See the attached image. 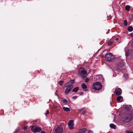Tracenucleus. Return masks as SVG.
Returning a JSON list of instances; mask_svg holds the SVG:
<instances>
[{
  "mask_svg": "<svg viewBox=\"0 0 133 133\" xmlns=\"http://www.w3.org/2000/svg\"><path fill=\"white\" fill-rule=\"evenodd\" d=\"M132 115L131 114H127L122 119V121L124 123H126L130 121L131 119Z\"/></svg>",
  "mask_w": 133,
  "mask_h": 133,
  "instance_id": "obj_1",
  "label": "nucleus"
},
{
  "mask_svg": "<svg viewBox=\"0 0 133 133\" xmlns=\"http://www.w3.org/2000/svg\"><path fill=\"white\" fill-rule=\"evenodd\" d=\"M101 84L99 82L94 83L92 85V88L95 90H99L101 89Z\"/></svg>",
  "mask_w": 133,
  "mask_h": 133,
  "instance_id": "obj_2",
  "label": "nucleus"
},
{
  "mask_svg": "<svg viewBox=\"0 0 133 133\" xmlns=\"http://www.w3.org/2000/svg\"><path fill=\"white\" fill-rule=\"evenodd\" d=\"M31 127L32 131L34 132H39L42 130V128L38 126L31 125Z\"/></svg>",
  "mask_w": 133,
  "mask_h": 133,
  "instance_id": "obj_3",
  "label": "nucleus"
},
{
  "mask_svg": "<svg viewBox=\"0 0 133 133\" xmlns=\"http://www.w3.org/2000/svg\"><path fill=\"white\" fill-rule=\"evenodd\" d=\"M114 57L111 54H108L106 56L105 59L106 61H110L114 59Z\"/></svg>",
  "mask_w": 133,
  "mask_h": 133,
  "instance_id": "obj_4",
  "label": "nucleus"
},
{
  "mask_svg": "<svg viewBox=\"0 0 133 133\" xmlns=\"http://www.w3.org/2000/svg\"><path fill=\"white\" fill-rule=\"evenodd\" d=\"M75 82V81L74 80H70L64 85V87H68L71 88H73L72 84Z\"/></svg>",
  "mask_w": 133,
  "mask_h": 133,
  "instance_id": "obj_5",
  "label": "nucleus"
},
{
  "mask_svg": "<svg viewBox=\"0 0 133 133\" xmlns=\"http://www.w3.org/2000/svg\"><path fill=\"white\" fill-rule=\"evenodd\" d=\"M68 127L70 129H72L73 128L74 121L72 120H70L68 123Z\"/></svg>",
  "mask_w": 133,
  "mask_h": 133,
  "instance_id": "obj_6",
  "label": "nucleus"
},
{
  "mask_svg": "<svg viewBox=\"0 0 133 133\" xmlns=\"http://www.w3.org/2000/svg\"><path fill=\"white\" fill-rule=\"evenodd\" d=\"M55 131L56 133H62L63 129L61 127H58L55 129Z\"/></svg>",
  "mask_w": 133,
  "mask_h": 133,
  "instance_id": "obj_7",
  "label": "nucleus"
},
{
  "mask_svg": "<svg viewBox=\"0 0 133 133\" xmlns=\"http://www.w3.org/2000/svg\"><path fill=\"white\" fill-rule=\"evenodd\" d=\"M115 94L117 95H120L122 92L121 89L119 88H117L115 90Z\"/></svg>",
  "mask_w": 133,
  "mask_h": 133,
  "instance_id": "obj_8",
  "label": "nucleus"
},
{
  "mask_svg": "<svg viewBox=\"0 0 133 133\" xmlns=\"http://www.w3.org/2000/svg\"><path fill=\"white\" fill-rule=\"evenodd\" d=\"M67 87V88L64 91L66 95H67L70 91L71 89L72 88H71L68 87Z\"/></svg>",
  "mask_w": 133,
  "mask_h": 133,
  "instance_id": "obj_9",
  "label": "nucleus"
},
{
  "mask_svg": "<svg viewBox=\"0 0 133 133\" xmlns=\"http://www.w3.org/2000/svg\"><path fill=\"white\" fill-rule=\"evenodd\" d=\"M117 101L119 102H121L123 101V98L121 96H118L117 98Z\"/></svg>",
  "mask_w": 133,
  "mask_h": 133,
  "instance_id": "obj_10",
  "label": "nucleus"
},
{
  "mask_svg": "<svg viewBox=\"0 0 133 133\" xmlns=\"http://www.w3.org/2000/svg\"><path fill=\"white\" fill-rule=\"evenodd\" d=\"M95 77L96 78H97V80H99L101 79L102 81V80L103 79L102 78V76L101 75H100L96 76Z\"/></svg>",
  "mask_w": 133,
  "mask_h": 133,
  "instance_id": "obj_11",
  "label": "nucleus"
},
{
  "mask_svg": "<svg viewBox=\"0 0 133 133\" xmlns=\"http://www.w3.org/2000/svg\"><path fill=\"white\" fill-rule=\"evenodd\" d=\"M86 130L85 128L81 129L77 132V133H84Z\"/></svg>",
  "mask_w": 133,
  "mask_h": 133,
  "instance_id": "obj_12",
  "label": "nucleus"
},
{
  "mask_svg": "<svg viewBox=\"0 0 133 133\" xmlns=\"http://www.w3.org/2000/svg\"><path fill=\"white\" fill-rule=\"evenodd\" d=\"M81 75L82 76H85L86 75L87 72L85 70L83 69L82 70H81Z\"/></svg>",
  "mask_w": 133,
  "mask_h": 133,
  "instance_id": "obj_13",
  "label": "nucleus"
},
{
  "mask_svg": "<svg viewBox=\"0 0 133 133\" xmlns=\"http://www.w3.org/2000/svg\"><path fill=\"white\" fill-rule=\"evenodd\" d=\"M82 88L83 89H86L87 88V86L85 83H82L81 85Z\"/></svg>",
  "mask_w": 133,
  "mask_h": 133,
  "instance_id": "obj_14",
  "label": "nucleus"
},
{
  "mask_svg": "<svg viewBox=\"0 0 133 133\" xmlns=\"http://www.w3.org/2000/svg\"><path fill=\"white\" fill-rule=\"evenodd\" d=\"M63 110L66 111H70V109L68 107H63Z\"/></svg>",
  "mask_w": 133,
  "mask_h": 133,
  "instance_id": "obj_15",
  "label": "nucleus"
},
{
  "mask_svg": "<svg viewBox=\"0 0 133 133\" xmlns=\"http://www.w3.org/2000/svg\"><path fill=\"white\" fill-rule=\"evenodd\" d=\"M79 90V88L78 87L74 88L72 90L73 92H77Z\"/></svg>",
  "mask_w": 133,
  "mask_h": 133,
  "instance_id": "obj_16",
  "label": "nucleus"
},
{
  "mask_svg": "<svg viewBox=\"0 0 133 133\" xmlns=\"http://www.w3.org/2000/svg\"><path fill=\"white\" fill-rule=\"evenodd\" d=\"M128 31L130 32L132 31L133 30V27L131 26H130L128 28Z\"/></svg>",
  "mask_w": 133,
  "mask_h": 133,
  "instance_id": "obj_17",
  "label": "nucleus"
},
{
  "mask_svg": "<svg viewBox=\"0 0 133 133\" xmlns=\"http://www.w3.org/2000/svg\"><path fill=\"white\" fill-rule=\"evenodd\" d=\"M110 126L111 128L114 129H115L116 128V126L113 124H110Z\"/></svg>",
  "mask_w": 133,
  "mask_h": 133,
  "instance_id": "obj_18",
  "label": "nucleus"
},
{
  "mask_svg": "<svg viewBox=\"0 0 133 133\" xmlns=\"http://www.w3.org/2000/svg\"><path fill=\"white\" fill-rule=\"evenodd\" d=\"M63 83V81H60L59 82V83L61 86H62V85Z\"/></svg>",
  "mask_w": 133,
  "mask_h": 133,
  "instance_id": "obj_19",
  "label": "nucleus"
},
{
  "mask_svg": "<svg viewBox=\"0 0 133 133\" xmlns=\"http://www.w3.org/2000/svg\"><path fill=\"white\" fill-rule=\"evenodd\" d=\"M113 44V42L111 41L109 42L108 43V44L109 45H110L112 44Z\"/></svg>",
  "mask_w": 133,
  "mask_h": 133,
  "instance_id": "obj_20",
  "label": "nucleus"
},
{
  "mask_svg": "<svg viewBox=\"0 0 133 133\" xmlns=\"http://www.w3.org/2000/svg\"><path fill=\"white\" fill-rule=\"evenodd\" d=\"M124 107L125 108V109H128L130 108V106H128V105H124Z\"/></svg>",
  "mask_w": 133,
  "mask_h": 133,
  "instance_id": "obj_21",
  "label": "nucleus"
},
{
  "mask_svg": "<svg viewBox=\"0 0 133 133\" xmlns=\"http://www.w3.org/2000/svg\"><path fill=\"white\" fill-rule=\"evenodd\" d=\"M67 100L66 99H64L63 100V103L65 104H66Z\"/></svg>",
  "mask_w": 133,
  "mask_h": 133,
  "instance_id": "obj_22",
  "label": "nucleus"
},
{
  "mask_svg": "<svg viewBox=\"0 0 133 133\" xmlns=\"http://www.w3.org/2000/svg\"><path fill=\"white\" fill-rule=\"evenodd\" d=\"M124 76L126 78H128V75L127 74H124Z\"/></svg>",
  "mask_w": 133,
  "mask_h": 133,
  "instance_id": "obj_23",
  "label": "nucleus"
},
{
  "mask_svg": "<svg viewBox=\"0 0 133 133\" xmlns=\"http://www.w3.org/2000/svg\"><path fill=\"white\" fill-rule=\"evenodd\" d=\"M124 24L125 25L127 26V21L126 20H125L124 21Z\"/></svg>",
  "mask_w": 133,
  "mask_h": 133,
  "instance_id": "obj_24",
  "label": "nucleus"
},
{
  "mask_svg": "<svg viewBox=\"0 0 133 133\" xmlns=\"http://www.w3.org/2000/svg\"><path fill=\"white\" fill-rule=\"evenodd\" d=\"M130 8V6L129 5H126L125 8Z\"/></svg>",
  "mask_w": 133,
  "mask_h": 133,
  "instance_id": "obj_25",
  "label": "nucleus"
},
{
  "mask_svg": "<svg viewBox=\"0 0 133 133\" xmlns=\"http://www.w3.org/2000/svg\"><path fill=\"white\" fill-rule=\"evenodd\" d=\"M125 133H133V132L130 131H127Z\"/></svg>",
  "mask_w": 133,
  "mask_h": 133,
  "instance_id": "obj_26",
  "label": "nucleus"
},
{
  "mask_svg": "<svg viewBox=\"0 0 133 133\" xmlns=\"http://www.w3.org/2000/svg\"><path fill=\"white\" fill-rule=\"evenodd\" d=\"M89 79L88 78H86L85 79L86 82H87L89 81Z\"/></svg>",
  "mask_w": 133,
  "mask_h": 133,
  "instance_id": "obj_27",
  "label": "nucleus"
},
{
  "mask_svg": "<svg viewBox=\"0 0 133 133\" xmlns=\"http://www.w3.org/2000/svg\"><path fill=\"white\" fill-rule=\"evenodd\" d=\"M49 111H48V110H47L46 111V113L45 114L46 115L47 114H49Z\"/></svg>",
  "mask_w": 133,
  "mask_h": 133,
  "instance_id": "obj_28",
  "label": "nucleus"
},
{
  "mask_svg": "<svg viewBox=\"0 0 133 133\" xmlns=\"http://www.w3.org/2000/svg\"><path fill=\"white\" fill-rule=\"evenodd\" d=\"M86 111L85 110H83L82 111V112L83 114H84L86 112Z\"/></svg>",
  "mask_w": 133,
  "mask_h": 133,
  "instance_id": "obj_29",
  "label": "nucleus"
},
{
  "mask_svg": "<svg viewBox=\"0 0 133 133\" xmlns=\"http://www.w3.org/2000/svg\"><path fill=\"white\" fill-rule=\"evenodd\" d=\"M77 98V97L76 96H74L72 97V98L73 99H75Z\"/></svg>",
  "mask_w": 133,
  "mask_h": 133,
  "instance_id": "obj_30",
  "label": "nucleus"
},
{
  "mask_svg": "<svg viewBox=\"0 0 133 133\" xmlns=\"http://www.w3.org/2000/svg\"><path fill=\"white\" fill-rule=\"evenodd\" d=\"M125 55L126 56H128V52H125Z\"/></svg>",
  "mask_w": 133,
  "mask_h": 133,
  "instance_id": "obj_31",
  "label": "nucleus"
},
{
  "mask_svg": "<svg viewBox=\"0 0 133 133\" xmlns=\"http://www.w3.org/2000/svg\"><path fill=\"white\" fill-rule=\"evenodd\" d=\"M88 133H93V132L91 131H89L88 132Z\"/></svg>",
  "mask_w": 133,
  "mask_h": 133,
  "instance_id": "obj_32",
  "label": "nucleus"
},
{
  "mask_svg": "<svg viewBox=\"0 0 133 133\" xmlns=\"http://www.w3.org/2000/svg\"><path fill=\"white\" fill-rule=\"evenodd\" d=\"M27 128V126H24V129H26Z\"/></svg>",
  "mask_w": 133,
  "mask_h": 133,
  "instance_id": "obj_33",
  "label": "nucleus"
},
{
  "mask_svg": "<svg viewBox=\"0 0 133 133\" xmlns=\"http://www.w3.org/2000/svg\"><path fill=\"white\" fill-rule=\"evenodd\" d=\"M82 110H83V109H80L78 111L79 112H80L82 111Z\"/></svg>",
  "mask_w": 133,
  "mask_h": 133,
  "instance_id": "obj_34",
  "label": "nucleus"
},
{
  "mask_svg": "<svg viewBox=\"0 0 133 133\" xmlns=\"http://www.w3.org/2000/svg\"><path fill=\"white\" fill-rule=\"evenodd\" d=\"M41 133H45V132L43 131H42Z\"/></svg>",
  "mask_w": 133,
  "mask_h": 133,
  "instance_id": "obj_35",
  "label": "nucleus"
},
{
  "mask_svg": "<svg viewBox=\"0 0 133 133\" xmlns=\"http://www.w3.org/2000/svg\"><path fill=\"white\" fill-rule=\"evenodd\" d=\"M83 94V93L82 92H81L80 94V95H82V94Z\"/></svg>",
  "mask_w": 133,
  "mask_h": 133,
  "instance_id": "obj_36",
  "label": "nucleus"
},
{
  "mask_svg": "<svg viewBox=\"0 0 133 133\" xmlns=\"http://www.w3.org/2000/svg\"><path fill=\"white\" fill-rule=\"evenodd\" d=\"M126 10L127 11H129L130 10L129 9H126Z\"/></svg>",
  "mask_w": 133,
  "mask_h": 133,
  "instance_id": "obj_37",
  "label": "nucleus"
},
{
  "mask_svg": "<svg viewBox=\"0 0 133 133\" xmlns=\"http://www.w3.org/2000/svg\"><path fill=\"white\" fill-rule=\"evenodd\" d=\"M118 38H116L115 39V40H116V41L118 40Z\"/></svg>",
  "mask_w": 133,
  "mask_h": 133,
  "instance_id": "obj_38",
  "label": "nucleus"
},
{
  "mask_svg": "<svg viewBox=\"0 0 133 133\" xmlns=\"http://www.w3.org/2000/svg\"><path fill=\"white\" fill-rule=\"evenodd\" d=\"M130 36H132V35H131V34Z\"/></svg>",
  "mask_w": 133,
  "mask_h": 133,
  "instance_id": "obj_39",
  "label": "nucleus"
},
{
  "mask_svg": "<svg viewBox=\"0 0 133 133\" xmlns=\"http://www.w3.org/2000/svg\"><path fill=\"white\" fill-rule=\"evenodd\" d=\"M130 36H132V35H131V34Z\"/></svg>",
  "mask_w": 133,
  "mask_h": 133,
  "instance_id": "obj_40",
  "label": "nucleus"
}]
</instances>
